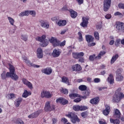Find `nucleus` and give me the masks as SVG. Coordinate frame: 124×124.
<instances>
[{"instance_id": "nucleus-1", "label": "nucleus", "mask_w": 124, "mask_h": 124, "mask_svg": "<svg viewBox=\"0 0 124 124\" xmlns=\"http://www.w3.org/2000/svg\"><path fill=\"white\" fill-rule=\"evenodd\" d=\"M9 66L10 72H8L6 73L5 71H3L1 74V79L5 80L7 77H10L14 81H17L19 79V77L15 74V67L11 64H9Z\"/></svg>"}, {"instance_id": "nucleus-2", "label": "nucleus", "mask_w": 124, "mask_h": 124, "mask_svg": "<svg viewBox=\"0 0 124 124\" xmlns=\"http://www.w3.org/2000/svg\"><path fill=\"white\" fill-rule=\"evenodd\" d=\"M36 40L41 42L40 44L42 47H46L49 44V42L46 39V35H43L41 37H37Z\"/></svg>"}, {"instance_id": "nucleus-3", "label": "nucleus", "mask_w": 124, "mask_h": 124, "mask_svg": "<svg viewBox=\"0 0 124 124\" xmlns=\"http://www.w3.org/2000/svg\"><path fill=\"white\" fill-rule=\"evenodd\" d=\"M66 117L71 119V121L73 124H76V122L79 123L80 119L78 118V116L74 112H70L68 114L66 115Z\"/></svg>"}, {"instance_id": "nucleus-4", "label": "nucleus", "mask_w": 124, "mask_h": 124, "mask_svg": "<svg viewBox=\"0 0 124 124\" xmlns=\"http://www.w3.org/2000/svg\"><path fill=\"white\" fill-rule=\"evenodd\" d=\"M124 98V94L123 93H115L112 98L113 102H120L121 99Z\"/></svg>"}, {"instance_id": "nucleus-5", "label": "nucleus", "mask_w": 124, "mask_h": 124, "mask_svg": "<svg viewBox=\"0 0 124 124\" xmlns=\"http://www.w3.org/2000/svg\"><path fill=\"white\" fill-rule=\"evenodd\" d=\"M112 0H104L103 6H104V11L107 12L109 10L111 6V2Z\"/></svg>"}, {"instance_id": "nucleus-6", "label": "nucleus", "mask_w": 124, "mask_h": 124, "mask_svg": "<svg viewBox=\"0 0 124 124\" xmlns=\"http://www.w3.org/2000/svg\"><path fill=\"white\" fill-rule=\"evenodd\" d=\"M54 109L55 106L54 105L51 106V105H50L49 101H47L46 103L45 107V111H46V112H51V111H53V110Z\"/></svg>"}, {"instance_id": "nucleus-7", "label": "nucleus", "mask_w": 124, "mask_h": 124, "mask_svg": "<svg viewBox=\"0 0 124 124\" xmlns=\"http://www.w3.org/2000/svg\"><path fill=\"white\" fill-rule=\"evenodd\" d=\"M49 41L52 44L53 47L60 46V40H58V39L55 37H51L49 39Z\"/></svg>"}, {"instance_id": "nucleus-8", "label": "nucleus", "mask_w": 124, "mask_h": 124, "mask_svg": "<svg viewBox=\"0 0 124 124\" xmlns=\"http://www.w3.org/2000/svg\"><path fill=\"white\" fill-rule=\"evenodd\" d=\"M116 31L117 32H124V24L122 22L116 23Z\"/></svg>"}, {"instance_id": "nucleus-9", "label": "nucleus", "mask_w": 124, "mask_h": 124, "mask_svg": "<svg viewBox=\"0 0 124 124\" xmlns=\"http://www.w3.org/2000/svg\"><path fill=\"white\" fill-rule=\"evenodd\" d=\"M42 113V109H39L28 116L29 119H35Z\"/></svg>"}, {"instance_id": "nucleus-10", "label": "nucleus", "mask_w": 124, "mask_h": 124, "mask_svg": "<svg viewBox=\"0 0 124 124\" xmlns=\"http://www.w3.org/2000/svg\"><path fill=\"white\" fill-rule=\"evenodd\" d=\"M82 22L80 23V26L82 28H86L88 26V24H89V20H90V17L88 16L83 17Z\"/></svg>"}, {"instance_id": "nucleus-11", "label": "nucleus", "mask_w": 124, "mask_h": 124, "mask_svg": "<svg viewBox=\"0 0 124 124\" xmlns=\"http://www.w3.org/2000/svg\"><path fill=\"white\" fill-rule=\"evenodd\" d=\"M52 93L49 91H43L41 93V97L43 98L46 97V98H51L52 97Z\"/></svg>"}, {"instance_id": "nucleus-12", "label": "nucleus", "mask_w": 124, "mask_h": 124, "mask_svg": "<svg viewBox=\"0 0 124 124\" xmlns=\"http://www.w3.org/2000/svg\"><path fill=\"white\" fill-rule=\"evenodd\" d=\"M39 22L42 28H44V29H49V24L47 23V21H46V20L40 19Z\"/></svg>"}, {"instance_id": "nucleus-13", "label": "nucleus", "mask_w": 124, "mask_h": 124, "mask_svg": "<svg viewBox=\"0 0 124 124\" xmlns=\"http://www.w3.org/2000/svg\"><path fill=\"white\" fill-rule=\"evenodd\" d=\"M53 72V69L51 67H47L43 70H42V73H44L46 75H50L52 74Z\"/></svg>"}, {"instance_id": "nucleus-14", "label": "nucleus", "mask_w": 124, "mask_h": 124, "mask_svg": "<svg viewBox=\"0 0 124 124\" xmlns=\"http://www.w3.org/2000/svg\"><path fill=\"white\" fill-rule=\"evenodd\" d=\"M62 53V51L58 49H54L53 51V52L52 53V56L53 57V58H58L60 57V55H61V53Z\"/></svg>"}, {"instance_id": "nucleus-15", "label": "nucleus", "mask_w": 124, "mask_h": 124, "mask_svg": "<svg viewBox=\"0 0 124 124\" xmlns=\"http://www.w3.org/2000/svg\"><path fill=\"white\" fill-rule=\"evenodd\" d=\"M85 54L83 52L79 53L73 52V57L74 59H81Z\"/></svg>"}, {"instance_id": "nucleus-16", "label": "nucleus", "mask_w": 124, "mask_h": 124, "mask_svg": "<svg viewBox=\"0 0 124 124\" xmlns=\"http://www.w3.org/2000/svg\"><path fill=\"white\" fill-rule=\"evenodd\" d=\"M72 69L73 71H81L82 70V67L79 64H76L72 67Z\"/></svg>"}, {"instance_id": "nucleus-17", "label": "nucleus", "mask_w": 124, "mask_h": 124, "mask_svg": "<svg viewBox=\"0 0 124 124\" xmlns=\"http://www.w3.org/2000/svg\"><path fill=\"white\" fill-rule=\"evenodd\" d=\"M56 102L57 103L59 102V103H61L62 105H65V104H67L68 101L63 98H59L56 100Z\"/></svg>"}, {"instance_id": "nucleus-18", "label": "nucleus", "mask_w": 124, "mask_h": 124, "mask_svg": "<svg viewBox=\"0 0 124 124\" xmlns=\"http://www.w3.org/2000/svg\"><path fill=\"white\" fill-rule=\"evenodd\" d=\"M22 82L23 84H24V85H26V86H27V87H29V89H31V90L33 89V87H32V84H31V82L27 80L26 78H23L22 79Z\"/></svg>"}, {"instance_id": "nucleus-19", "label": "nucleus", "mask_w": 124, "mask_h": 124, "mask_svg": "<svg viewBox=\"0 0 124 124\" xmlns=\"http://www.w3.org/2000/svg\"><path fill=\"white\" fill-rule=\"evenodd\" d=\"M105 109L103 110V113L105 116H108L109 115V113H110V111H111V108H110V106L108 105H105Z\"/></svg>"}, {"instance_id": "nucleus-20", "label": "nucleus", "mask_w": 124, "mask_h": 124, "mask_svg": "<svg viewBox=\"0 0 124 124\" xmlns=\"http://www.w3.org/2000/svg\"><path fill=\"white\" fill-rule=\"evenodd\" d=\"M37 57L38 59L43 58V51L41 48H38L37 50Z\"/></svg>"}, {"instance_id": "nucleus-21", "label": "nucleus", "mask_w": 124, "mask_h": 124, "mask_svg": "<svg viewBox=\"0 0 124 124\" xmlns=\"http://www.w3.org/2000/svg\"><path fill=\"white\" fill-rule=\"evenodd\" d=\"M108 83H109L110 85H113L114 84V77L113 76V74H110L107 79Z\"/></svg>"}, {"instance_id": "nucleus-22", "label": "nucleus", "mask_w": 124, "mask_h": 124, "mask_svg": "<svg viewBox=\"0 0 124 124\" xmlns=\"http://www.w3.org/2000/svg\"><path fill=\"white\" fill-rule=\"evenodd\" d=\"M90 103H91V104H93V105L97 104V103L99 102V98L98 97H96L93 99H92L90 100Z\"/></svg>"}, {"instance_id": "nucleus-23", "label": "nucleus", "mask_w": 124, "mask_h": 124, "mask_svg": "<svg viewBox=\"0 0 124 124\" xmlns=\"http://www.w3.org/2000/svg\"><path fill=\"white\" fill-rule=\"evenodd\" d=\"M86 40L88 43L93 42V37L91 35H86L85 36Z\"/></svg>"}, {"instance_id": "nucleus-24", "label": "nucleus", "mask_w": 124, "mask_h": 124, "mask_svg": "<svg viewBox=\"0 0 124 124\" xmlns=\"http://www.w3.org/2000/svg\"><path fill=\"white\" fill-rule=\"evenodd\" d=\"M58 26L59 27H63L66 25V20H59L57 23Z\"/></svg>"}, {"instance_id": "nucleus-25", "label": "nucleus", "mask_w": 124, "mask_h": 124, "mask_svg": "<svg viewBox=\"0 0 124 124\" xmlns=\"http://www.w3.org/2000/svg\"><path fill=\"white\" fill-rule=\"evenodd\" d=\"M114 117L117 119H120L121 118V112L118 109H115L114 111Z\"/></svg>"}, {"instance_id": "nucleus-26", "label": "nucleus", "mask_w": 124, "mask_h": 124, "mask_svg": "<svg viewBox=\"0 0 124 124\" xmlns=\"http://www.w3.org/2000/svg\"><path fill=\"white\" fill-rule=\"evenodd\" d=\"M70 13L71 17L73 19H75L77 17V12L74 11V10L70 9L69 10Z\"/></svg>"}, {"instance_id": "nucleus-27", "label": "nucleus", "mask_w": 124, "mask_h": 124, "mask_svg": "<svg viewBox=\"0 0 124 124\" xmlns=\"http://www.w3.org/2000/svg\"><path fill=\"white\" fill-rule=\"evenodd\" d=\"M62 81L63 83H65V84H67L68 86L70 85V82H69V79H68V78H66V77H62Z\"/></svg>"}, {"instance_id": "nucleus-28", "label": "nucleus", "mask_w": 124, "mask_h": 124, "mask_svg": "<svg viewBox=\"0 0 124 124\" xmlns=\"http://www.w3.org/2000/svg\"><path fill=\"white\" fill-rule=\"evenodd\" d=\"M23 99L22 98H18L16 99V100L15 101V105L16 107H18L20 106V104H21V102H22Z\"/></svg>"}, {"instance_id": "nucleus-29", "label": "nucleus", "mask_w": 124, "mask_h": 124, "mask_svg": "<svg viewBox=\"0 0 124 124\" xmlns=\"http://www.w3.org/2000/svg\"><path fill=\"white\" fill-rule=\"evenodd\" d=\"M29 14H30V11L27 10L24 12H22L20 13L18 15V16H19V17H24V16H29Z\"/></svg>"}, {"instance_id": "nucleus-30", "label": "nucleus", "mask_w": 124, "mask_h": 124, "mask_svg": "<svg viewBox=\"0 0 124 124\" xmlns=\"http://www.w3.org/2000/svg\"><path fill=\"white\" fill-rule=\"evenodd\" d=\"M119 58V54H115V55H114L110 61V63L111 64H113V63H114V62H115V61H117V60H118V58Z\"/></svg>"}, {"instance_id": "nucleus-31", "label": "nucleus", "mask_w": 124, "mask_h": 124, "mask_svg": "<svg viewBox=\"0 0 124 124\" xmlns=\"http://www.w3.org/2000/svg\"><path fill=\"white\" fill-rule=\"evenodd\" d=\"M16 98V95L13 93L8 94L6 96V98L8 99H14Z\"/></svg>"}, {"instance_id": "nucleus-32", "label": "nucleus", "mask_w": 124, "mask_h": 124, "mask_svg": "<svg viewBox=\"0 0 124 124\" xmlns=\"http://www.w3.org/2000/svg\"><path fill=\"white\" fill-rule=\"evenodd\" d=\"M31 92H28L27 90H25L24 93L22 94V97H24L26 98L28 96L31 95Z\"/></svg>"}, {"instance_id": "nucleus-33", "label": "nucleus", "mask_w": 124, "mask_h": 124, "mask_svg": "<svg viewBox=\"0 0 124 124\" xmlns=\"http://www.w3.org/2000/svg\"><path fill=\"white\" fill-rule=\"evenodd\" d=\"M124 80V77L122 75H118L116 76V81L117 82H122Z\"/></svg>"}, {"instance_id": "nucleus-34", "label": "nucleus", "mask_w": 124, "mask_h": 124, "mask_svg": "<svg viewBox=\"0 0 124 124\" xmlns=\"http://www.w3.org/2000/svg\"><path fill=\"white\" fill-rule=\"evenodd\" d=\"M7 19L11 26H14V24L15 23V20H14L13 18L10 16H8Z\"/></svg>"}, {"instance_id": "nucleus-35", "label": "nucleus", "mask_w": 124, "mask_h": 124, "mask_svg": "<svg viewBox=\"0 0 124 124\" xmlns=\"http://www.w3.org/2000/svg\"><path fill=\"white\" fill-rule=\"evenodd\" d=\"M69 97L71 99H74V98H76V97H80V95L77 93H71L69 94Z\"/></svg>"}, {"instance_id": "nucleus-36", "label": "nucleus", "mask_w": 124, "mask_h": 124, "mask_svg": "<svg viewBox=\"0 0 124 124\" xmlns=\"http://www.w3.org/2000/svg\"><path fill=\"white\" fill-rule=\"evenodd\" d=\"M110 122L111 124H120V120L118 119H113L110 118Z\"/></svg>"}, {"instance_id": "nucleus-37", "label": "nucleus", "mask_w": 124, "mask_h": 124, "mask_svg": "<svg viewBox=\"0 0 124 124\" xmlns=\"http://www.w3.org/2000/svg\"><path fill=\"white\" fill-rule=\"evenodd\" d=\"M78 41L79 42H82V41L84 40V39H83V35H82V33H81V32H78Z\"/></svg>"}, {"instance_id": "nucleus-38", "label": "nucleus", "mask_w": 124, "mask_h": 124, "mask_svg": "<svg viewBox=\"0 0 124 124\" xmlns=\"http://www.w3.org/2000/svg\"><path fill=\"white\" fill-rule=\"evenodd\" d=\"M105 54H106V52L105 51H101L98 55V56L96 57V59L100 60V59H101V56H103V55H105Z\"/></svg>"}, {"instance_id": "nucleus-39", "label": "nucleus", "mask_w": 124, "mask_h": 124, "mask_svg": "<svg viewBox=\"0 0 124 124\" xmlns=\"http://www.w3.org/2000/svg\"><path fill=\"white\" fill-rule=\"evenodd\" d=\"M22 59L24 62H26L28 64V65H30L31 64V62L28 60V58L26 57V56L22 57Z\"/></svg>"}, {"instance_id": "nucleus-40", "label": "nucleus", "mask_w": 124, "mask_h": 124, "mask_svg": "<svg viewBox=\"0 0 124 124\" xmlns=\"http://www.w3.org/2000/svg\"><path fill=\"white\" fill-rule=\"evenodd\" d=\"M78 89L81 91H86V90H87V86H86V85H82L79 86Z\"/></svg>"}, {"instance_id": "nucleus-41", "label": "nucleus", "mask_w": 124, "mask_h": 124, "mask_svg": "<svg viewBox=\"0 0 124 124\" xmlns=\"http://www.w3.org/2000/svg\"><path fill=\"white\" fill-rule=\"evenodd\" d=\"M115 45L116 46V47H119V46L121 45V39H118L116 40Z\"/></svg>"}, {"instance_id": "nucleus-42", "label": "nucleus", "mask_w": 124, "mask_h": 124, "mask_svg": "<svg viewBox=\"0 0 124 124\" xmlns=\"http://www.w3.org/2000/svg\"><path fill=\"white\" fill-rule=\"evenodd\" d=\"M73 110L74 111H80V106L79 105H75L73 107Z\"/></svg>"}, {"instance_id": "nucleus-43", "label": "nucleus", "mask_w": 124, "mask_h": 124, "mask_svg": "<svg viewBox=\"0 0 124 124\" xmlns=\"http://www.w3.org/2000/svg\"><path fill=\"white\" fill-rule=\"evenodd\" d=\"M16 124H24V121L22 120V119L18 118L16 120V122H15Z\"/></svg>"}, {"instance_id": "nucleus-44", "label": "nucleus", "mask_w": 124, "mask_h": 124, "mask_svg": "<svg viewBox=\"0 0 124 124\" xmlns=\"http://www.w3.org/2000/svg\"><path fill=\"white\" fill-rule=\"evenodd\" d=\"M81 116L82 117V118H87V116H88V112L87 111H84L82 113H81Z\"/></svg>"}, {"instance_id": "nucleus-45", "label": "nucleus", "mask_w": 124, "mask_h": 124, "mask_svg": "<svg viewBox=\"0 0 124 124\" xmlns=\"http://www.w3.org/2000/svg\"><path fill=\"white\" fill-rule=\"evenodd\" d=\"M29 14L31 15L32 17H35V16L36 15V12H35V11H29Z\"/></svg>"}, {"instance_id": "nucleus-46", "label": "nucleus", "mask_w": 124, "mask_h": 124, "mask_svg": "<svg viewBox=\"0 0 124 124\" xmlns=\"http://www.w3.org/2000/svg\"><path fill=\"white\" fill-rule=\"evenodd\" d=\"M88 109V107L85 106H80L79 111H85Z\"/></svg>"}, {"instance_id": "nucleus-47", "label": "nucleus", "mask_w": 124, "mask_h": 124, "mask_svg": "<svg viewBox=\"0 0 124 124\" xmlns=\"http://www.w3.org/2000/svg\"><path fill=\"white\" fill-rule=\"evenodd\" d=\"M94 35L95 38L97 39V40H99V34H98V32L95 31L94 32Z\"/></svg>"}, {"instance_id": "nucleus-48", "label": "nucleus", "mask_w": 124, "mask_h": 124, "mask_svg": "<svg viewBox=\"0 0 124 124\" xmlns=\"http://www.w3.org/2000/svg\"><path fill=\"white\" fill-rule=\"evenodd\" d=\"M95 59V54H93L89 56L90 61H93Z\"/></svg>"}, {"instance_id": "nucleus-49", "label": "nucleus", "mask_w": 124, "mask_h": 124, "mask_svg": "<svg viewBox=\"0 0 124 124\" xmlns=\"http://www.w3.org/2000/svg\"><path fill=\"white\" fill-rule=\"evenodd\" d=\"M21 39L24 41H27L28 40V36L24 35H21Z\"/></svg>"}, {"instance_id": "nucleus-50", "label": "nucleus", "mask_w": 124, "mask_h": 124, "mask_svg": "<svg viewBox=\"0 0 124 124\" xmlns=\"http://www.w3.org/2000/svg\"><path fill=\"white\" fill-rule=\"evenodd\" d=\"M114 16H120V17H123V14L119 12H117L114 13Z\"/></svg>"}, {"instance_id": "nucleus-51", "label": "nucleus", "mask_w": 124, "mask_h": 124, "mask_svg": "<svg viewBox=\"0 0 124 124\" xmlns=\"http://www.w3.org/2000/svg\"><path fill=\"white\" fill-rule=\"evenodd\" d=\"M118 7L121 9H124V3H120L118 4Z\"/></svg>"}, {"instance_id": "nucleus-52", "label": "nucleus", "mask_w": 124, "mask_h": 124, "mask_svg": "<svg viewBox=\"0 0 124 124\" xmlns=\"http://www.w3.org/2000/svg\"><path fill=\"white\" fill-rule=\"evenodd\" d=\"M61 122L62 123H63V124H65L68 121L66 118H63L61 119Z\"/></svg>"}, {"instance_id": "nucleus-53", "label": "nucleus", "mask_w": 124, "mask_h": 124, "mask_svg": "<svg viewBox=\"0 0 124 124\" xmlns=\"http://www.w3.org/2000/svg\"><path fill=\"white\" fill-rule=\"evenodd\" d=\"M122 73V69H118L116 71V76L117 75H121V74Z\"/></svg>"}, {"instance_id": "nucleus-54", "label": "nucleus", "mask_w": 124, "mask_h": 124, "mask_svg": "<svg viewBox=\"0 0 124 124\" xmlns=\"http://www.w3.org/2000/svg\"><path fill=\"white\" fill-rule=\"evenodd\" d=\"M96 28L97 30L98 31L102 28V25H101V24L97 25Z\"/></svg>"}, {"instance_id": "nucleus-55", "label": "nucleus", "mask_w": 124, "mask_h": 124, "mask_svg": "<svg viewBox=\"0 0 124 124\" xmlns=\"http://www.w3.org/2000/svg\"><path fill=\"white\" fill-rule=\"evenodd\" d=\"M81 99L80 98H78L74 100V102H76L77 103L78 102H80Z\"/></svg>"}, {"instance_id": "nucleus-56", "label": "nucleus", "mask_w": 124, "mask_h": 124, "mask_svg": "<svg viewBox=\"0 0 124 124\" xmlns=\"http://www.w3.org/2000/svg\"><path fill=\"white\" fill-rule=\"evenodd\" d=\"M64 45H65V41H63L62 43L60 42L59 46L62 47L63 46H64Z\"/></svg>"}, {"instance_id": "nucleus-57", "label": "nucleus", "mask_w": 124, "mask_h": 124, "mask_svg": "<svg viewBox=\"0 0 124 124\" xmlns=\"http://www.w3.org/2000/svg\"><path fill=\"white\" fill-rule=\"evenodd\" d=\"M111 17H112L111 14H107L105 16L106 19H111Z\"/></svg>"}, {"instance_id": "nucleus-58", "label": "nucleus", "mask_w": 124, "mask_h": 124, "mask_svg": "<svg viewBox=\"0 0 124 124\" xmlns=\"http://www.w3.org/2000/svg\"><path fill=\"white\" fill-rule=\"evenodd\" d=\"M94 83H99V82H100V78H95L94 80H93Z\"/></svg>"}, {"instance_id": "nucleus-59", "label": "nucleus", "mask_w": 124, "mask_h": 124, "mask_svg": "<svg viewBox=\"0 0 124 124\" xmlns=\"http://www.w3.org/2000/svg\"><path fill=\"white\" fill-rule=\"evenodd\" d=\"M122 91V88H119L116 91L115 93H122L120 92Z\"/></svg>"}, {"instance_id": "nucleus-60", "label": "nucleus", "mask_w": 124, "mask_h": 124, "mask_svg": "<svg viewBox=\"0 0 124 124\" xmlns=\"http://www.w3.org/2000/svg\"><path fill=\"white\" fill-rule=\"evenodd\" d=\"M62 93H63L64 94H67V93H68V90H67L66 89H62Z\"/></svg>"}, {"instance_id": "nucleus-61", "label": "nucleus", "mask_w": 124, "mask_h": 124, "mask_svg": "<svg viewBox=\"0 0 124 124\" xmlns=\"http://www.w3.org/2000/svg\"><path fill=\"white\" fill-rule=\"evenodd\" d=\"M77 2H78V4H82L83 2H84V0H76Z\"/></svg>"}, {"instance_id": "nucleus-62", "label": "nucleus", "mask_w": 124, "mask_h": 124, "mask_svg": "<svg viewBox=\"0 0 124 124\" xmlns=\"http://www.w3.org/2000/svg\"><path fill=\"white\" fill-rule=\"evenodd\" d=\"M78 62H85V60L83 58H79Z\"/></svg>"}, {"instance_id": "nucleus-63", "label": "nucleus", "mask_w": 124, "mask_h": 124, "mask_svg": "<svg viewBox=\"0 0 124 124\" xmlns=\"http://www.w3.org/2000/svg\"><path fill=\"white\" fill-rule=\"evenodd\" d=\"M52 122H53V124H55L58 122V120H57V119L53 118Z\"/></svg>"}, {"instance_id": "nucleus-64", "label": "nucleus", "mask_w": 124, "mask_h": 124, "mask_svg": "<svg viewBox=\"0 0 124 124\" xmlns=\"http://www.w3.org/2000/svg\"><path fill=\"white\" fill-rule=\"evenodd\" d=\"M99 123L100 124H107L105 121H100Z\"/></svg>"}]
</instances>
